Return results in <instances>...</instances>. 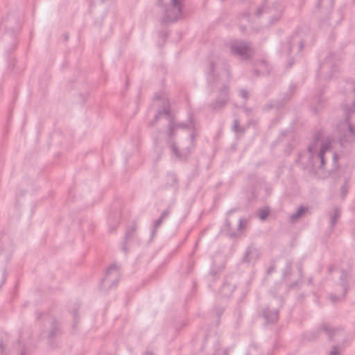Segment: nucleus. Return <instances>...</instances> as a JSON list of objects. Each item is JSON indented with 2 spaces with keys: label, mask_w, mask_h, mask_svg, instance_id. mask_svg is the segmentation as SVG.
<instances>
[{
  "label": "nucleus",
  "mask_w": 355,
  "mask_h": 355,
  "mask_svg": "<svg viewBox=\"0 0 355 355\" xmlns=\"http://www.w3.org/2000/svg\"><path fill=\"white\" fill-rule=\"evenodd\" d=\"M161 122L167 125V135L168 137V144L171 150L173 157L178 160H186L190 156L191 150L193 148L194 135L192 134L189 139L187 140V144H182L180 146L172 141L174 136V132L178 128H185L188 125L182 123H176L173 113L171 112L168 101L166 98H163V108L157 112L153 121L149 123L150 126L154 125L155 122Z\"/></svg>",
  "instance_id": "nucleus-1"
},
{
  "label": "nucleus",
  "mask_w": 355,
  "mask_h": 355,
  "mask_svg": "<svg viewBox=\"0 0 355 355\" xmlns=\"http://www.w3.org/2000/svg\"><path fill=\"white\" fill-rule=\"evenodd\" d=\"M345 120L338 124L340 145L352 144L355 141V102L344 105Z\"/></svg>",
  "instance_id": "nucleus-2"
},
{
  "label": "nucleus",
  "mask_w": 355,
  "mask_h": 355,
  "mask_svg": "<svg viewBox=\"0 0 355 355\" xmlns=\"http://www.w3.org/2000/svg\"><path fill=\"white\" fill-rule=\"evenodd\" d=\"M330 150V142H320L319 138L315 137L308 147L312 166L314 168L323 169L325 164L324 155Z\"/></svg>",
  "instance_id": "nucleus-3"
},
{
  "label": "nucleus",
  "mask_w": 355,
  "mask_h": 355,
  "mask_svg": "<svg viewBox=\"0 0 355 355\" xmlns=\"http://www.w3.org/2000/svg\"><path fill=\"white\" fill-rule=\"evenodd\" d=\"M162 3V0H159V3ZM182 8L181 0H170L164 12L163 22H174L181 19Z\"/></svg>",
  "instance_id": "nucleus-4"
},
{
  "label": "nucleus",
  "mask_w": 355,
  "mask_h": 355,
  "mask_svg": "<svg viewBox=\"0 0 355 355\" xmlns=\"http://www.w3.org/2000/svg\"><path fill=\"white\" fill-rule=\"evenodd\" d=\"M230 51L233 55L244 60L249 59L254 53L251 43L243 40L233 41L230 44Z\"/></svg>",
  "instance_id": "nucleus-5"
},
{
  "label": "nucleus",
  "mask_w": 355,
  "mask_h": 355,
  "mask_svg": "<svg viewBox=\"0 0 355 355\" xmlns=\"http://www.w3.org/2000/svg\"><path fill=\"white\" fill-rule=\"evenodd\" d=\"M228 100L229 87L225 85L219 89V96L210 105V106L214 111H219L225 106Z\"/></svg>",
  "instance_id": "nucleus-6"
},
{
  "label": "nucleus",
  "mask_w": 355,
  "mask_h": 355,
  "mask_svg": "<svg viewBox=\"0 0 355 355\" xmlns=\"http://www.w3.org/2000/svg\"><path fill=\"white\" fill-rule=\"evenodd\" d=\"M318 331L324 332L331 341L339 340L340 337L345 336L343 329L334 327L327 323L322 324Z\"/></svg>",
  "instance_id": "nucleus-7"
},
{
  "label": "nucleus",
  "mask_w": 355,
  "mask_h": 355,
  "mask_svg": "<svg viewBox=\"0 0 355 355\" xmlns=\"http://www.w3.org/2000/svg\"><path fill=\"white\" fill-rule=\"evenodd\" d=\"M349 277V275L347 272L342 271L341 276L340 277V281L341 286L343 288V293L341 295H339V296L335 295H331L329 296V298L331 300V302H338L345 296L347 291V288H348Z\"/></svg>",
  "instance_id": "nucleus-8"
},
{
  "label": "nucleus",
  "mask_w": 355,
  "mask_h": 355,
  "mask_svg": "<svg viewBox=\"0 0 355 355\" xmlns=\"http://www.w3.org/2000/svg\"><path fill=\"white\" fill-rule=\"evenodd\" d=\"M263 317L266 323H275L279 318V310L278 309L271 308L270 306H268L263 310Z\"/></svg>",
  "instance_id": "nucleus-9"
},
{
  "label": "nucleus",
  "mask_w": 355,
  "mask_h": 355,
  "mask_svg": "<svg viewBox=\"0 0 355 355\" xmlns=\"http://www.w3.org/2000/svg\"><path fill=\"white\" fill-rule=\"evenodd\" d=\"M171 213V207H168L167 209H166L162 213L160 217L155 220L153 226V234H155L157 232V229L162 225V223L164 222V220L169 216Z\"/></svg>",
  "instance_id": "nucleus-10"
},
{
  "label": "nucleus",
  "mask_w": 355,
  "mask_h": 355,
  "mask_svg": "<svg viewBox=\"0 0 355 355\" xmlns=\"http://www.w3.org/2000/svg\"><path fill=\"white\" fill-rule=\"evenodd\" d=\"M258 257L257 252L255 249H254L252 247L248 248L243 257V261L245 263H249L252 260H255Z\"/></svg>",
  "instance_id": "nucleus-11"
},
{
  "label": "nucleus",
  "mask_w": 355,
  "mask_h": 355,
  "mask_svg": "<svg viewBox=\"0 0 355 355\" xmlns=\"http://www.w3.org/2000/svg\"><path fill=\"white\" fill-rule=\"evenodd\" d=\"M341 210L340 207H334L333 211L329 213L330 224L331 227H334L339 218L340 217Z\"/></svg>",
  "instance_id": "nucleus-12"
},
{
  "label": "nucleus",
  "mask_w": 355,
  "mask_h": 355,
  "mask_svg": "<svg viewBox=\"0 0 355 355\" xmlns=\"http://www.w3.org/2000/svg\"><path fill=\"white\" fill-rule=\"evenodd\" d=\"M50 324L51 325V329L49 333V338L53 339L54 337L60 334V330L58 327L57 322L54 318L51 319Z\"/></svg>",
  "instance_id": "nucleus-13"
},
{
  "label": "nucleus",
  "mask_w": 355,
  "mask_h": 355,
  "mask_svg": "<svg viewBox=\"0 0 355 355\" xmlns=\"http://www.w3.org/2000/svg\"><path fill=\"white\" fill-rule=\"evenodd\" d=\"M234 289V286L229 282H225L221 288L220 293L223 297H229L231 296Z\"/></svg>",
  "instance_id": "nucleus-14"
},
{
  "label": "nucleus",
  "mask_w": 355,
  "mask_h": 355,
  "mask_svg": "<svg viewBox=\"0 0 355 355\" xmlns=\"http://www.w3.org/2000/svg\"><path fill=\"white\" fill-rule=\"evenodd\" d=\"M307 210L308 209L305 207L302 206L299 207L297 211L290 216L291 222H296L300 218H301L303 216L304 214H305L307 211Z\"/></svg>",
  "instance_id": "nucleus-15"
},
{
  "label": "nucleus",
  "mask_w": 355,
  "mask_h": 355,
  "mask_svg": "<svg viewBox=\"0 0 355 355\" xmlns=\"http://www.w3.org/2000/svg\"><path fill=\"white\" fill-rule=\"evenodd\" d=\"M137 230V225L135 224H132L130 226L125 234V242L128 243L130 239H132L135 235V233Z\"/></svg>",
  "instance_id": "nucleus-16"
},
{
  "label": "nucleus",
  "mask_w": 355,
  "mask_h": 355,
  "mask_svg": "<svg viewBox=\"0 0 355 355\" xmlns=\"http://www.w3.org/2000/svg\"><path fill=\"white\" fill-rule=\"evenodd\" d=\"M349 188V180L347 179H345L344 184L342 185V187L340 188L341 197L343 199H344L345 198V196L348 192Z\"/></svg>",
  "instance_id": "nucleus-17"
},
{
  "label": "nucleus",
  "mask_w": 355,
  "mask_h": 355,
  "mask_svg": "<svg viewBox=\"0 0 355 355\" xmlns=\"http://www.w3.org/2000/svg\"><path fill=\"white\" fill-rule=\"evenodd\" d=\"M264 12H271V9L265 5L259 7L255 12V15L258 17H259Z\"/></svg>",
  "instance_id": "nucleus-18"
},
{
  "label": "nucleus",
  "mask_w": 355,
  "mask_h": 355,
  "mask_svg": "<svg viewBox=\"0 0 355 355\" xmlns=\"http://www.w3.org/2000/svg\"><path fill=\"white\" fill-rule=\"evenodd\" d=\"M113 272H118V266L113 263L112 264L107 270L105 277L102 279V282H104L107 279L108 276Z\"/></svg>",
  "instance_id": "nucleus-19"
},
{
  "label": "nucleus",
  "mask_w": 355,
  "mask_h": 355,
  "mask_svg": "<svg viewBox=\"0 0 355 355\" xmlns=\"http://www.w3.org/2000/svg\"><path fill=\"white\" fill-rule=\"evenodd\" d=\"M332 67V64L331 62L329 61V58H327L324 62H323L321 65H320V72L321 73H325V71L327 69H328L329 68H331Z\"/></svg>",
  "instance_id": "nucleus-20"
},
{
  "label": "nucleus",
  "mask_w": 355,
  "mask_h": 355,
  "mask_svg": "<svg viewBox=\"0 0 355 355\" xmlns=\"http://www.w3.org/2000/svg\"><path fill=\"white\" fill-rule=\"evenodd\" d=\"M233 130L236 132H241V133H243V132H244L243 128H239V121L238 119H235L234 121Z\"/></svg>",
  "instance_id": "nucleus-21"
},
{
  "label": "nucleus",
  "mask_w": 355,
  "mask_h": 355,
  "mask_svg": "<svg viewBox=\"0 0 355 355\" xmlns=\"http://www.w3.org/2000/svg\"><path fill=\"white\" fill-rule=\"evenodd\" d=\"M341 349L340 347L335 345L329 352L328 355H340Z\"/></svg>",
  "instance_id": "nucleus-22"
},
{
  "label": "nucleus",
  "mask_w": 355,
  "mask_h": 355,
  "mask_svg": "<svg viewBox=\"0 0 355 355\" xmlns=\"http://www.w3.org/2000/svg\"><path fill=\"white\" fill-rule=\"evenodd\" d=\"M269 214V211L266 209H261L259 212V217L261 220L266 219Z\"/></svg>",
  "instance_id": "nucleus-23"
},
{
  "label": "nucleus",
  "mask_w": 355,
  "mask_h": 355,
  "mask_svg": "<svg viewBox=\"0 0 355 355\" xmlns=\"http://www.w3.org/2000/svg\"><path fill=\"white\" fill-rule=\"evenodd\" d=\"M5 279H6V277H5V271H4V270H0V288L1 287L3 284L4 283Z\"/></svg>",
  "instance_id": "nucleus-24"
},
{
  "label": "nucleus",
  "mask_w": 355,
  "mask_h": 355,
  "mask_svg": "<svg viewBox=\"0 0 355 355\" xmlns=\"http://www.w3.org/2000/svg\"><path fill=\"white\" fill-rule=\"evenodd\" d=\"M275 262L273 261V262L271 263L270 266L267 269V270H266V274H267L268 275H270L272 272H273V271L275 270Z\"/></svg>",
  "instance_id": "nucleus-25"
},
{
  "label": "nucleus",
  "mask_w": 355,
  "mask_h": 355,
  "mask_svg": "<svg viewBox=\"0 0 355 355\" xmlns=\"http://www.w3.org/2000/svg\"><path fill=\"white\" fill-rule=\"evenodd\" d=\"M240 96L245 98V99H248V92L246 89H242L240 90Z\"/></svg>",
  "instance_id": "nucleus-26"
},
{
  "label": "nucleus",
  "mask_w": 355,
  "mask_h": 355,
  "mask_svg": "<svg viewBox=\"0 0 355 355\" xmlns=\"http://www.w3.org/2000/svg\"><path fill=\"white\" fill-rule=\"evenodd\" d=\"M210 73H211V78L214 80V67H215V65H214V63L213 62H210Z\"/></svg>",
  "instance_id": "nucleus-27"
},
{
  "label": "nucleus",
  "mask_w": 355,
  "mask_h": 355,
  "mask_svg": "<svg viewBox=\"0 0 355 355\" xmlns=\"http://www.w3.org/2000/svg\"><path fill=\"white\" fill-rule=\"evenodd\" d=\"M5 346L3 343H0V355H6L4 352Z\"/></svg>",
  "instance_id": "nucleus-28"
},
{
  "label": "nucleus",
  "mask_w": 355,
  "mask_h": 355,
  "mask_svg": "<svg viewBox=\"0 0 355 355\" xmlns=\"http://www.w3.org/2000/svg\"><path fill=\"white\" fill-rule=\"evenodd\" d=\"M243 229V220L240 218L238 222V230H241Z\"/></svg>",
  "instance_id": "nucleus-29"
},
{
  "label": "nucleus",
  "mask_w": 355,
  "mask_h": 355,
  "mask_svg": "<svg viewBox=\"0 0 355 355\" xmlns=\"http://www.w3.org/2000/svg\"><path fill=\"white\" fill-rule=\"evenodd\" d=\"M279 16H276L275 17L272 18L270 24H275V22H277L279 20Z\"/></svg>",
  "instance_id": "nucleus-30"
},
{
  "label": "nucleus",
  "mask_w": 355,
  "mask_h": 355,
  "mask_svg": "<svg viewBox=\"0 0 355 355\" xmlns=\"http://www.w3.org/2000/svg\"><path fill=\"white\" fill-rule=\"evenodd\" d=\"M126 243L125 241H124V244L123 245V247H122V249L125 252H128V248H127V245H126Z\"/></svg>",
  "instance_id": "nucleus-31"
},
{
  "label": "nucleus",
  "mask_w": 355,
  "mask_h": 355,
  "mask_svg": "<svg viewBox=\"0 0 355 355\" xmlns=\"http://www.w3.org/2000/svg\"><path fill=\"white\" fill-rule=\"evenodd\" d=\"M338 157L336 153L333 154V159L334 162H336L338 161Z\"/></svg>",
  "instance_id": "nucleus-32"
},
{
  "label": "nucleus",
  "mask_w": 355,
  "mask_h": 355,
  "mask_svg": "<svg viewBox=\"0 0 355 355\" xmlns=\"http://www.w3.org/2000/svg\"><path fill=\"white\" fill-rule=\"evenodd\" d=\"M73 318H74V322L76 323H78V320H77V313H76V311L73 312Z\"/></svg>",
  "instance_id": "nucleus-33"
},
{
  "label": "nucleus",
  "mask_w": 355,
  "mask_h": 355,
  "mask_svg": "<svg viewBox=\"0 0 355 355\" xmlns=\"http://www.w3.org/2000/svg\"><path fill=\"white\" fill-rule=\"evenodd\" d=\"M159 98H162V96L160 94H156L154 96V101H156V100L159 99Z\"/></svg>",
  "instance_id": "nucleus-34"
},
{
  "label": "nucleus",
  "mask_w": 355,
  "mask_h": 355,
  "mask_svg": "<svg viewBox=\"0 0 355 355\" xmlns=\"http://www.w3.org/2000/svg\"><path fill=\"white\" fill-rule=\"evenodd\" d=\"M210 275H212L213 277H216L217 275V272L216 271H211L210 272Z\"/></svg>",
  "instance_id": "nucleus-35"
},
{
  "label": "nucleus",
  "mask_w": 355,
  "mask_h": 355,
  "mask_svg": "<svg viewBox=\"0 0 355 355\" xmlns=\"http://www.w3.org/2000/svg\"><path fill=\"white\" fill-rule=\"evenodd\" d=\"M230 236L233 237V238L236 237L237 236V234L234 233V232H232V233L230 234Z\"/></svg>",
  "instance_id": "nucleus-36"
},
{
  "label": "nucleus",
  "mask_w": 355,
  "mask_h": 355,
  "mask_svg": "<svg viewBox=\"0 0 355 355\" xmlns=\"http://www.w3.org/2000/svg\"><path fill=\"white\" fill-rule=\"evenodd\" d=\"M299 47H300V49L302 50V48H303V42H300V44H299Z\"/></svg>",
  "instance_id": "nucleus-37"
},
{
  "label": "nucleus",
  "mask_w": 355,
  "mask_h": 355,
  "mask_svg": "<svg viewBox=\"0 0 355 355\" xmlns=\"http://www.w3.org/2000/svg\"><path fill=\"white\" fill-rule=\"evenodd\" d=\"M334 269V267L331 266L329 267V272H331L333 271V270Z\"/></svg>",
  "instance_id": "nucleus-38"
},
{
  "label": "nucleus",
  "mask_w": 355,
  "mask_h": 355,
  "mask_svg": "<svg viewBox=\"0 0 355 355\" xmlns=\"http://www.w3.org/2000/svg\"><path fill=\"white\" fill-rule=\"evenodd\" d=\"M226 225L228 227V228L230 229V222L228 220H227L226 221Z\"/></svg>",
  "instance_id": "nucleus-39"
},
{
  "label": "nucleus",
  "mask_w": 355,
  "mask_h": 355,
  "mask_svg": "<svg viewBox=\"0 0 355 355\" xmlns=\"http://www.w3.org/2000/svg\"><path fill=\"white\" fill-rule=\"evenodd\" d=\"M170 177L173 179V180L175 182V183H176V182H177L176 178L175 176H173V175L170 176Z\"/></svg>",
  "instance_id": "nucleus-40"
},
{
  "label": "nucleus",
  "mask_w": 355,
  "mask_h": 355,
  "mask_svg": "<svg viewBox=\"0 0 355 355\" xmlns=\"http://www.w3.org/2000/svg\"><path fill=\"white\" fill-rule=\"evenodd\" d=\"M319 103H322L323 101V100L322 99V97L321 96H319L318 100H317Z\"/></svg>",
  "instance_id": "nucleus-41"
},
{
  "label": "nucleus",
  "mask_w": 355,
  "mask_h": 355,
  "mask_svg": "<svg viewBox=\"0 0 355 355\" xmlns=\"http://www.w3.org/2000/svg\"><path fill=\"white\" fill-rule=\"evenodd\" d=\"M313 112L315 113H318V109L317 107H313Z\"/></svg>",
  "instance_id": "nucleus-42"
},
{
  "label": "nucleus",
  "mask_w": 355,
  "mask_h": 355,
  "mask_svg": "<svg viewBox=\"0 0 355 355\" xmlns=\"http://www.w3.org/2000/svg\"><path fill=\"white\" fill-rule=\"evenodd\" d=\"M144 355H154L152 352H146Z\"/></svg>",
  "instance_id": "nucleus-43"
},
{
  "label": "nucleus",
  "mask_w": 355,
  "mask_h": 355,
  "mask_svg": "<svg viewBox=\"0 0 355 355\" xmlns=\"http://www.w3.org/2000/svg\"><path fill=\"white\" fill-rule=\"evenodd\" d=\"M302 265H300V266H298V270H299L300 271H301V270H302Z\"/></svg>",
  "instance_id": "nucleus-44"
},
{
  "label": "nucleus",
  "mask_w": 355,
  "mask_h": 355,
  "mask_svg": "<svg viewBox=\"0 0 355 355\" xmlns=\"http://www.w3.org/2000/svg\"><path fill=\"white\" fill-rule=\"evenodd\" d=\"M117 282H118V280L114 281L112 286H116Z\"/></svg>",
  "instance_id": "nucleus-45"
},
{
  "label": "nucleus",
  "mask_w": 355,
  "mask_h": 355,
  "mask_svg": "<svg viewBox=\"0 0 355 355\" xmlns=\"http://www.w3.org/2000/svg\"><path fill=\"white\" fill-rule=\"evenodd\" d=\"M317 335L313 336V337L310 338V339H315L317 338Z\"/></svg>",
  "instance_id": "nucleus-46"
},
{
  "label": "nucleus",
  "mask_w": 355,
  "mask_h": 355,
  "mask_svg": "<svg viewBox=\"0 0 355 355\" xmlns=\"http://www.w3.org/2000/svg\"><path fill=\"white\" fill-rule=\"evenodd\" d=\"M278 6H279V8H277V10H282V6H280L279 4H278Z\"/></svg>",
  "instance_id": "nucleus-47"
},
{
  "label": "nucleus",
  "mask_w": 355,
  "mask_h": 355,
  "mask_svg": "<svg viewBox=\"0 0 355 355\" xmlns=\"http://www.w3.org/2000/svg\"><path fill=\"white\" fill-rule=\"evenodd\" d=\"M327 78H331V75H328L326 76Z\"/></svg>",
  "instance_id": "nucleus-48"
},
{
  "label": "nucleus",
  "mask_w": 355,
  "mask_h": 355,
  "mask_svg": "<svg viewBox=\"0 0 355 355\" xmlns=\"http://www.w3.org/2000/svg\"><path fill=\"white\" fill-rule=\"evenodd\" d=\"M261 64H262L263 65H264V64H266V62H265V61H262V62H261Z\"/></svg>",
  "instance_id": "nucleus-49"
},
{
  "label": "nucleus",
  "mask_w": 355,
  "mask_h": 355,
  "mask_svg": "<svg viewBox=\"0 0 355 355\" xmlns=\"http://www.w3.org/2000/svg\"><path fill=\"white\" fill-rule=\"evenodd\" d=\"M288 64L291 67L293 64V62H289Z\"/></svg>",
  "instance_id": "nucleus-50"
},
{
  "label": "nucleus",
  "mask_w": 355,
  "mask_h": 355,
  "mask_svg": "<svg viewBox=\"0 0 355 355\" xmlns=\"http://www.w3.org/2000/svg\"><path fill=\"white\" fill-rule=\"evenodd\" d=\"M256 73L257 75H259V71L257 70H256Z\"/></svg>",
  "instance_id": "nucleus-51"
}]
</instances>
